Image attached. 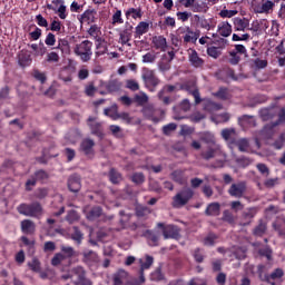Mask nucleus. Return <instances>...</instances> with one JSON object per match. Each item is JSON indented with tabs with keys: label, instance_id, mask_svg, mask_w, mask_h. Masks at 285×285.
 Segmentation results:
<instances>
[{
	"label": "nucleus",
	"instance_id": "31",
	"mask_svg": "<svg viewBox=\"0 0 285 285\" xmlns=\"http://www.w3.org/2000/svg\"><path fill=\"white\" fill-rule=\"evenodd\" d=\"M232 146H237L239 153H248V148H250V142L247 138L236 139Z\"/></svg>",
	"mask_w": 285,
	"mask_h": 285
},
{
	"label": "nucleus",
	"instance_id": "48",
	"mask_svg": "<svg viewBox=\"0 0 285 285\" xmlns=\"http://www.w3.org/2000/svg\"><path fill=\"white\" fill-rule=\"evenodd\" d=\"M85 262H99V255L95 250H87L82 253Z\"/></svg>",
	"mask_w": 285,
	"mask_h": 285
},
{
	"label": "nucleus",
	"instance_id": "62",
	"mask_svg": "<svg viewBox=\"0 0 285 285\" xmlns=\"http://www.w3.org/2000/svg\"><path fill=\"white\" fill-rule=\"evenodd\" d=\"M177 130V124L171 122L163 127V135L167 137Z\"/></svg>",
	"mask_w": 285,
	"mask_h": 285
},
{
	"label": "nucleus",
	"instance_id": "15",
	"mask_svg": "<svg viewBox=\"0 0 285 285\" xmlns=\"http://www.w3.org/2000/svg\"><path fill=\"white\" fill-rule=\"evenodd\" d=\"M80 23H95L97 21V10L95 9H87L79 18Z\"/></svg>",
	"mask_w": 285,
	"mask_h": 285
},
{
	"label": "nucleus",
	"instance_id": "54",
	"mask_svg": "<svg viewBox=\"0 0 285 285\" xmlns=\"http://www.w3.org/2000/svg\"><path fill=\"white\" fill-rule=\"evenodd\" d=\"M158 68L160 72H166L170 69V60H166V55H164L161 60L158 62Z\"/></svg>",
	"mask_w": 285,
	"mask_h": 285
},
{
	"label": "nucleus",
	"instance_id": "33",
	"mask_svg": "<svg viewBox=\"0 0 285 285\" xmlns=\"http://www.w3.org/2000/svg\"><path fill=\"white\" fill-rule=\"evenodd\" d=\"M200 141H204V144H209L210 146H219L215 139V135L210 131L203 132L200 136Z\"/></svg>",
	"mask_w": 285,
	"mask_h": 285
},
{
	"label": "nucleus",
	"instance_id": "47",
	"mask_svg": "<svg viewBox=\"0 0 285 285\" xmlns=\"http://www.w3.org/2000/svg\"><path fill=\"white\" fill-rule=\"evenodd\" d=\"M28 267L33 273H41V262L37 257H33L31 262L28 263Z\"/></svg>",
	"mask_w": 285,
	"mask_h": 285
},
{
	"label": "nucleus",
	"instance_id": "4",
	"mask_svg": "<svg viewBox=\"0 0 285 285\" xmlns=\"http://www.w3.org/2000/svg\"><path fill=\"white\" fill-rule=\"evenodd\" d=\"M75 248L71 246L61 245L60 246V253L55 254V256L51 259L52 266H59L61 262H65V259H72L75 257Z\"/></svg>",
	"mask_w": 285,
	"mask_h": 285
},
{
	"label": "nucleus",
	"instance_id": "25",
	"mask_svg": "<svg viewBox=\"0 0 285 285\" xmlns=\"http://www.w3.org/2000/svg\"><path fill=\"white\" fill-rule=\"evenodd\" d=\"M18 63L21 68H26L32 63V58L28 51L21 50L18 55Z\"/></svg>",
	"mask_w": 285,
	"mask_h": 285
},
{
	"label": "nucleus",
	"instance_id": "2",
	"mask_svg": "<svg viewBox=\"0 0 285 285\" xmlns=\"http://www.w3.org/2000/svg\"><path fill=\"white\" fill-rule=\"evenodd\" d=\"M73 52L83 63H88L92 59V41L83 40L82 42L76 45Z\"/></svg>",
	"mask_w": 285,
	"mask_h": 285
},
{
	"label": "nucleus",
	"instance_id": "59",
	"mask_svg": "<svg viewBox=\"0 0 285 285\" xmlns=\"http://www.w3.org/2000/svg\"><path fill=\"white\" fill-rule=\"evenodd\" d=\"M96 57H101L104 55H106V52H108V45L107 42H102V43H96Z\"/></svg>",
	"mask_w": 285,
	"mask_h": 285
},
{
	"label": "nucleus",
	"instance_id": "28",
	"mask_svg": "<svg viewBox=\"0 0 285 285\" xmlns=\"http://www.w3.org/2000/svg\"><path fill=\"white\" fill-rule=\"evenodd\" d=\"M266 230H268V225L264 219H259L258 225L253 229V235L254 237H264Z\"/></svg>",
	"mask_w": 285,
	"mask_h": 285
},
{
	"label": "nucleus",
	"instance_id": "53",
	"mask_svg": "<svg viewBox=\"0 0 285 285\" xmlns=\"http://www.w3.org/2000/svg\"><path fill=\"white\" fill-rule=\"evenodd\" d=\"M236 164L240 166V168H246L253 164V160L246 156H240L235 159Z\"/></svg>",
	"mask_w": 285,
	"mask_h": 285
},
{
	"label": "nucleus",
	"instance_id": "45",
	"mask_svg": "<svg viewBox=\"0 0 285 285\" xmlns=\"http://www.w3.org/2000/svg\"><path fill=\"white\" fill-rule=\"evenodd\" d=\"M56 49L61 50V52L65 55H68L70 53V42H68L66 39H60Z\"/></svg>",
	"mask_w": 285,
	"mask_h": 285
},
{
	"label": "nucleus",
	"instance_id": "30",
	"mask_svg": "<svg viewBox=\"0 0 285 285\" xmlns=\"http://www.w3.org/2000/svg\"><path fill=\"white\" fill-rule=\"evenodd\" d=\"M255 215H257V207H249L245 212H243V219L247 220L244 226H248L250 222H253V219L255 218Z\"/></svg>",
	"mask_w": 285,
	"mask_h": 285
},
{
	"label": "nucleus",
	"instance_id": "5",
	"mask_svg": "<svg viewBox=\"0 0 285 285\" xmlns=\"http://www.w3.org/2000/svg\"><path fill=\"white\" fill-rule=\"evenodd\" d=\"M248 190V183L246 180H239L238 183H233L228 188L227 193L229 197L235 199H242Z\"/></svg>",
	"mask_w": 285,
	"mask_h": 285
},
{
	"label": "nucleus",
	"instance_id": "18",
	"mask_svg": "<svg viewBox=\"0 0 285 285\" xmlns=\"http://www.w3.org/2000/svg\"><path fill=\"white\" fill-rule=\"evenodd\" d=\"M220 136L223 137V139L225 141H228V144H230V146H233L235 144V141L237 140V131L235 130V128H225L222 130Z\"/></svg>",
	"mask_w": 285,
	"mask_h": 285
},
{
	"label": "nucleus",
	"instance_id": "20",
	"mask_svg": "<svg viewBox=\"0 0 285 285\" xmlns=\"http://www.w3.org/2000/svg\"><path fill=\"white\" fill-rule=\"evenodd\" d=\"M20 227H21V232L24 235H35V232L37 230V225L35 224V222L30 219H23L20 223Z\"/></svg>",
	"mask_w": 285,
	"mask_h": 285
},
{
	"label": "nucleus",
	"instance_id": "38",
	"mask_svg": "<svg viewBox=\"0 0 285 285\" xmlns=\"http://www.w3.org/2000/svg\"><path fill=\"white\" fill-rule=\"evenodd\" d=\"M199 39V33L193 32L190 27H187V35L184 36V43H195Z\"/></svg>",
	"mask_w": 285,
	"mask_h": 285
},
{
	"label": "nucleus",
	"instance_id": "42",
	"mask_svg": "<svg viewBox=\"0 0 285 285\" xmlns=\"http://www.w3.org/2000/svg\"><path fill=\"white\" fill-rule=\"evenodd\" d=\"M252 68H257V70H262L268 66V60H262L259 58L249 60Z\"/></svg>",
	"mask_w": 285,
	"mask_h": 285
},
{
	"label": "nucleus",
	"instance_id": "8",
	"mask_svg": "<svg viewBox=\"0 0 285 285\" xmlns=\"http://www.w3.org/2000/svg\"><path fill=\"white\" fill-rule=\"evenodd\" d=\"M132 30H135V27H132L129 21H126L124 30L119 32V43H121V46H128L129 48L132 46L130 43V39H132Z\"/></svg>",
	"mask_w": 285,
	"mask_h": 285
},
{
	"label": "nucleus",
	"instance_id": "49",
	"mask_svg": "<svg viewBox=\"0 0 285 285\" xmlns=\"http://www.w3.org/2000/svg\"><path fill=\"white\" fill-rule=\"evenodd\" d=\"M132 184H136V186H141L146 181V176L144 173H134L130 177Z\"/></svg>",
	"mask_w": 285,
	"mask_h": 285
},
{
	"label": "nucleus",
	"instance_id": "13",
	"mask_svg": "<svg viewBox=\"0 0 285 285\" xmlns=\"http://www.w3.org/2000/svg\"><path fill=\"white\" fill-rule=\"evenodd\" d=\"M85 213H86V218L89 222H95V219H99V217H101V215H104V208H101V206H94V207H86L85 208Z\"/></svg>",
	"mask_w": 285,
	"mask_h": 285
},
{
	"label": "nucleus",
	"instance_id": "52",
	"mask_svg": "<svg viewBox=\"0 0 285 285\" xmlns=\"http://www.w3.org/2000/svg\"><path fill=\"white\" fill-rule=\"evenodd\" d=\"M191 10L194 12H208V4H206V2H197V0H195L194 4L191 6Z\"/></svg>",
	"mask_w": 285,
	"mask_h": 285
},
{
	"label": "nucleus",
	"instance_id": "27",
	"mask_svg": "<svg viewBox=\"0 0 285 285\" xmlns=\"http://www.w3.org/2000/svg\"><path fill=\"white\" fill-rule=\"evenodd\" d=\"M108 177L109 181H111L115 186H119V184L124 181V176L116 168L109 169Z\"/></svg>",
	"mask_w": 285,
	"mask_h": 285
},
{
	"label": "nucleus",
	"instance_id": "58",
	"mask_svg": "<svg viewBox=\"0 0 285 285\" xmlns=\"http://www.w3.org/2000/svg\"><path fill=\"white\" fill-rule=\"evenodd\" d=\"M218 239L215 233H209L203 240L204 246H215V240Z\"/></svg>",
	"mask_w": 285,
	"mask_h": 285
},
{
	"label": "nucleus",
	"instance_id": "51",
	"mask_svg": "<svg viewBox=\"0 0 285 285\" xmlns=\"http://www.w3.org/2000/svg\"><path fill=\"white\" fill-rule=\"evenodd\" d=\"M222 220L226 222L230 226H235V216L233 215V212H229L228 209L223 212Z\"/></svg>",
	"mask_w": 285,
	"mask_h": 285
},
{
	"label": "nucleus",
	"instance_id": "14",
	"mask_svg": "<svg viewBox=\"0 0 285 285\" xmlns=\"http://www.w3.org/2000/svg\"><path fill=\"white\" fill-rule=\"evenodd\" d=\"M142 236L147 238L149 246H159V238L161 237V233L155 232L153 229H146Z\"/></svg>",
	"mask_w": 285,
	"mask_h": 285
},
{
	"label": "nucleus",
	"instance_id": "1",
	"mask_svg": "<svg viewBox=\"0 0 285 285\" xmlns=\"http://www.w3.org/2000/svg\"><path fill=\"white\" fill-rule=\"evenodd\" d=\"M19 215L24 217H32L33 219H41L43 217V205L39 202L22 203L17 207Z\"/></svg>",
	"mask_w": 285,
	"mask_h": 285
},
{
	"label": "nucleus",
	"instance_id": "34",
	"mask_svg": "<svg viewBox=\"0 0 285 285\" xmlns=\"http://www.w3.org/2000/svg\"><path fill=\"white\" fill-rule=\"evenodd\" d=\"M272 227L276 233H278V237H283L285 239V219L274 222Z\"/></svg>",
	"mask_w": 285,
	"mask_h": 285
},
{
	"label": "nucleus",
	"instance_id": "61",
	"mask_svg": "<svg viewBox=\"0 0 285 285\" xmlns=\"http://www.w3.org/2000/svg\"><path fill=\"white\" fill-rule=\"evenodd\" d=\"M125 88L131 90L132 92H137V90H139V82H137V80L134 79H128L126 80Z\"/></svg>",
	"mask_w": 285,
	"mask_h": 285
},
{
	"label": "nucleus",
	"instance_id": "37",
	"mask_svg": "<svg viewBox=\"0 0 285 285\" xmlns=\"http://www.w3.org/2000/svg\"><path fill=\"white\" fill-rule=\"evenodd\" d=\"M126 19H141L144 17V11H141V8H129L125 13Z\"/></svg>",
	"mask_w": 285,
	"mask_h": 285
},
{
	"label": "nucleus",
	"instance_id": "32",
	"mask_svg": "<svg viewBox=\"0 0 285 285\" xmlns=\"http://www.w3.org/2000/svg\"><path fill=\"white\" fill-rule=\"evenodd\" d=\"M218 32L220 37H230V35H233V26L228 22H222L218 26Z\"/></svg>",
	"mask_w": 285,
	"mask_h": 285
},
{
	"label": "nucleus",
	"instance_id": "12",
	"mask_svg": "<svg viewBox=\"0 0 285 285\" xmlns=\"http://www.w3.org/2000/svg\"><path fill=\"white\" fill-rule=\"evenodd\" d=\"M80 151L86 155V157H95V140L90 138H85L80 142Z\"/></svg>",
	"mask_w": 285,
	"mask_h": 285
},
{
	"label": "nucleus",
	"instance_id": "56",
	"mask_svg": "<svg viewBox=\"0 0 285 285\" xmlns=\"http://www.w3.org/2000/svg\"><path fill=\"white\" fill-rule=\"evenodd\" d=\"M32 77L37 81H40V83H46V81H48V77L46 76V72H41L39 71V69L33 70Z\"/></svg>",
	"mask_w": 285,
	"mask_h": 285
},
{
	"label": "nucleus",
	"instance_id": "41",
	"mask_svg": "<svg viewBox=\"0 0 285 285\" xmlns=\"http://www.w3.org/2000/svg\"><path fill=\"white\" fill-rule=\"evenodd\" d=\"M33 177L36 178V181H41V184H43L47 179H50V174L43 169H39L33 173Z\"/></svg>",
	"mask_w": 285,
	"mask_h": 285
},
{
	"label": "nucleus",
	"instance_id": "60",
	"mask_svg": "<svg viewBox=\"0 0 285 285\" xmlns=\"http://www.w3.org/2000/svg\"><path fill=\"white\" fill-rule=\"evenodd\" d=\"M151 282H161L164 279V273H161V267H158L150 274Z\"/></svg>",
	"mask_w": 285,
	"mask_h": 285
},
{
	"label": "nucleus",
	"instance_id": "46",
	"mask_svg": "<svg viewBox=\"0 0 285 285\" xmlns=\"http://www.w3.org/2000/svg\"><path fill=\"white\" fill-rule=\"evenodd\" d=\"M222 108H224V106L215 101H208L205 105V110H207V112H217V110H222Z\"/></svg>",
	"mask_w": 285,
	"mask_h": 285
},
{
	"label": "nucleus",
	"instance_id": "7",
	"mask_svg": "<svg viewBox=\"0 0 285 285\" xmlns=\"http://www.w3.org/2000/svg\"><path fill=\"white\" fill-rule=\"evenodd\" d=\"M142 80L145 81L146 88L153 89L159 86V78L155 75L153 69H142Z\"/></svg>",
	"mask_w": 285,
	"mask_h": 285
},
{
	"label": "nucleus",
	"instance_id": "64",
	"mask_svg": "<svg viewBox=\"0 0 285 285\" xmlns=\"http://www.w3.org/2000/svg\"><path fill=\"white\" fill-rule=\"evenodd\" d=\"M263 184H264L265 188H268V189L275 188L276 186H278L279 179L277 177L276 178H267L264 180Z\"/></svg>",
	"mask_w": 285,
	"mask_h": 285
},
{
	"label": "nucleus",
	"instance_id": "16",
	"mask_svg": "<svg viewBox=\"0 0 285 285\" xmlns=\"http://www.w3.org/2000/svg\"><path fill=\"white\" fill-rule=\"evenodd\" d=\"M151 45L156 50H160V52H166V48H168V42L164 36H154Z\"/></svg>",
	"mask_w": 285,
	"mask_h": 285
},
{
	"label": "nucleus",
	"instance_id": "63",
	"mask_svg": "<svg viewBox=\"0 0 285 285\" xmlns=\"http://www.w3.org/2000/svg\"><path fill=\"white\" fill-rule=\"evenodd\" d=\"M214 97H217L218 99H222L223 101H226L228 99V89L220 87L217 92L214 94Z\"/></svg>",
	"mask_w": 285,
	"mask_h": 285
},
{
	"label": "nucleus",
	"instance_id": "50",
	"mask_svg": "<svg viewBox=\"0 0 285 285\" xmlns=\"http://www.w3.org/2000/svg\"><path fill=\"white\" fill-rule=\"evenodd\" d=\"M71 239L77 244H81V242H83V233H81V229H79V227L77 226L73 227Z\"/></svg>",
	"mask_w": 285,
	"mask_h": 285
},
{
	"label": "nucleus",
	"instance_id": "22",
	"mask_svg": "<svg viewBox=\"0 0 285 285\" xmlns=\"http://www.w3.org/2000/svg\"><path fill=\"white\" fill-rule=\"evenodd\" d=\"M150 30V23L146 21H140L135 28L134 37L135 39H141L142 35H146Z\"/></svg>",
	"mask_w": 285,
	"mask_h": 285
},
{
	"label": "nucleus",
	"instance_id": "11",
	"mask_svg": "<svg viewBox=\"0 0 285 285\" xmlns=\"http://www.w3.org/2000/svg\"><path fill=\"white\" fill-rule=\"evenodd\" d=\"M111 119L114 121H117V119H121V121H124L125 124H127L128 126H139V124H141V119H136L135 117L130 116V114L124 111V112H118V114H112L111 115Z\"/></svg>",
	"mask_w": 285,
	"mask_h": 285
},
{
	"label": "nucleus",
	"instance_id": "9",
	"mask_svg": "<svg viewBox=\"0 0 285 285\" xmlns=\"http://www.w3.org/2000/svg\"><path fill=\"white\" fill-rule=\"evenodd\" d=\"M72 275H76L77 279L73 281L75 285H92V281L86 277V269L81 266L73 267L71 269Z\"/></svg>",
	"mask_w": 285,
	"mask_h": 285
},
{
	"label": "nucleus",
	"instance_id": "21",
	"mask_svg": "<svg viewBox=\"0 0 285 285\" xmlns=\"http://www.w3.org/2000/svg\"><path fill=\"white\" fill-rule=\"evenodd\" d=\"M219 213H222V205L219 203H210L205 209L207 217H219Z\"/></svg>",
	"mask_w": 285,
	"mask_h": 285
},
{
	"label": "nucleus",
	"instance_id": "39",
	"mask_svg": "<svg viewBox=\"0 0 285 285\" xmlns=\"http://www.w3.org/2000/svg\"><path fill=\"white\" fill-rule=\"evenodd\" d=\"M89 128L91 130V135H95L99 139H104V129L101 128L100 122L90 124Z\"/></svg>",
	"mask_w": 285,
	"mask_h": 285
},
{
	"label": "nucleus",
	"instance_id": "29",
	"mask_svg": "<svg viewBox=\"0 0 285 285\" xmlns=\"http://www.w3.org/2000/svg\"><path fill=\"white\" fill-rule=\"evenodd\" d=\"M284 277V269L276 268L272 274H265L264 282H267V284H271V279H282Z\"/></svg>",
	"mask_w": 285,
	"mask_h": 285
},
{
	"label": "nucleus",
	"instance_id": "44",
	"mask_svg": "<svg viewBox=\"0 0 285 285\" xmlns=\"http://www.w3.org/2000/svg\"><path fill=\"white\" fill-rule=\"evenodd\" d=\"M171 179L176 184L184 186V171L181 169H176L171 173Z\"/></svg>",
	"mask_w": 285,
	"mask_h": 285
},
{
	"label": "nucleus",
	"instance_id": "6",
	"mask_svg": "<svg viewBox=\"0 0 285 285\" xmlns=\"http://www.w3.org/2000/svg\"><path fill=\"white\" fill-rule=\"evenodd\" d=\"M157 228H161L164 239H179V227L175 225H165L164 223H158Z\"/></svg>",
	"mask_w": 285,
	"mask_h": 285
},
{
	"label": "nucleus",
	"instance_id": "26",
	"mask_svg": "<svg viewBox=\"0 0 285 285\" xmlns=\"http://www.w3.org/2000/svg\"><path fill=\"white\" fill-rule=\"evenodd\" d=\"M121 81L119 79H111L108 82H106L105 88L109 95H112V92H119L121 90Z\"/></svg>",
	"mask_w": 285,
	"mask_h": 285
},
{
	"label": "nucleus",
	"instance_id": "35",
	"mask_svg": "<svg viewBox=\"0 0 285 285\" xmlns=\"http://www.w3.org/2000/svg\"><path fill=\"white\" fill-rule=\"evenodd\" d=\"M126 277H128V273L126 271H117L112 276L114 285H124V279H126Z\"/></svg>",
	"mask_w": 285,
	"mask_h": 285
},
{
	"label": "nucleus",
	"instance_id": "55",
	"mask_svg": "<svg viewBox=\"0 0 285 285\" xmlns=\"http://www.w3.org/2000/svg\"><path fill=\"white\" fill-rule=\"evenodd\" d=\"M256 168H257L258 173H261V175H262L263 177H269V175H271V168H268V166H267L266 164H264V163H258V164L256 165Z\"/></svg>",
	"mask_w": 285,
	"mask_h": 285
},
{
	"label": "nucleus",
	"instance_id": "24",
	"mask_svg": "<svg viewBox=\"0 0 285 285\" xmlns=\"http://www.w3.org/2000/svg\"><path fill=\"white\" fill-rule=\"evenodd\" d=\"M189 53V62L194 68H203L205 61L199 57V53H197V50L190 49Z\"/></svg>",
	"mask_w": 285,
	"mask_h": 285
},
{
	"label": "nucleus",
	"instance_id": "3",
	"mask_svg": "<svg viewBox=\"0 0 285 285\" xmlns=\"http://www.w3.org/2000/svg\"><path fill=\"white\" fill-rule=\"evenodd\" d=\"M194 196L195 191H193L189 187L183 188L173 197V208H184V206H186Z\"/></svg>",
	"mask_w": 285,
	"mask_h": 285
},
{
	"label": "nucleus",
	"instance_id": "40",
	"mask_svg": "<svg viewBox=\"0 0 285 285\" xmlns=\"http://www.w3.org/2000/svg\"><path fill=\"white\" fill-rule=\"evenodd\" d=\"M234 28L237 31H245L248 28V20L242 18H234Z\"/></svg>",
	"mask_w": 285,
	"mask_h": 285
},
{
	"label": "nucleus",
	"instance_id": "10",
	"mask_svg": "<svg viewBox=\"0 0 285 285\" xmlns=\"http://www.w3.org/2000/svg\"><path fill=\"white\" fill-rule=\"evenodd\" d=\"M67 187L70 193L77 195L81 190V176L79 174H72L67 179Z\"/></svg>",
	"mask_w": 285,
	"mask_h": 285
},
{
	"label": "nucleus",
	"instance_id": "43",
	"mask_svg": "<svg viewBox=\"0 0 285 285\" xmlns=\"http://www.w3.org/2000/svg\"><path fill=\"white\" fill-rule=\"evenodd\" d=\"M154 262H155V258L153 256L146 255L145 256V262L141 258L139 259L140 269L148 271V268H150V266H153Z\"/></svg>",
	"mask_w": 285,
	"mask_h": 285
},
{
	"label": "nucleus",
	"instance_id": "57",
	"mask_svg": "<svg viewBox=\"0 0 285 285\" xmlns=\"http://www.w3.org/2000/svg\"><path fill=\"white\" fill-rule=\"evenodd\" d=\"M150 215V209L146 206L136 207V217H148Z\"/></svg>",
	"mask_w": 285,
	"mask_h": 285
},
{
	"label": "nucleus",
	"instance_id": "23",
	"mask_svg": "<svg viewBox=\"0 0 285 285\" xmlns=\"http://www.w3.org/2000/svg\"><path fill=\"white\" fill-rule=\"evenodd\" d=\"M141 112L146 119H150L154 124H159V118L155 116L157 115V109H155V107L146 106L142 108Z\"/></svg>",
	"mask_w": 285,
	"mask_h": 285
},
{
	"label": "nucleus",
	"instance_id": "17",
	"mask_svg": "<svg viewBox=\"0 0 285 285\" xmlns=\"http://www.w3.org/2000/svg\"><path fill=\"white\" fill-rule=\"evenodd\" d=\"M275 3L273 0H262V6L257 8L256 12L258 14H271L275 10Z\"/></svg>",
	"mask_w": 285,
	"mask_h": 285
},
{
	"label": "nucleus",
	"instance_id": "36",
	"mask_svg": "<svg viewBox=\"0 0 285 285\" xmlns=\"http://www.w3.org/2000/svg\"><path fill=\"white\" fill-rule=\"evenodd\" d=\"M275 115L273 108H263L259 110V117L263 121H271V119H274Z\"/></svg>",
	"mask_w": 285,
	"mask_h": 285
},
{
	"label": "nucleus",
	"instance_id": "19",
	"mask_svg": "<svg viewBox=\"0 0 285 285\" xmlns=\"http://www.w3.org/2000/svg\"><path fill=\"white\" fill-rule=\"evenodd\" d=\"M219 150H222V145H215L214 147H208L206 151L200 153V157L205 161H210V159H215L217 151Z\"/></svg>",
	"mask_w": 285,
	"mask_h": 285
}]
</instances>
